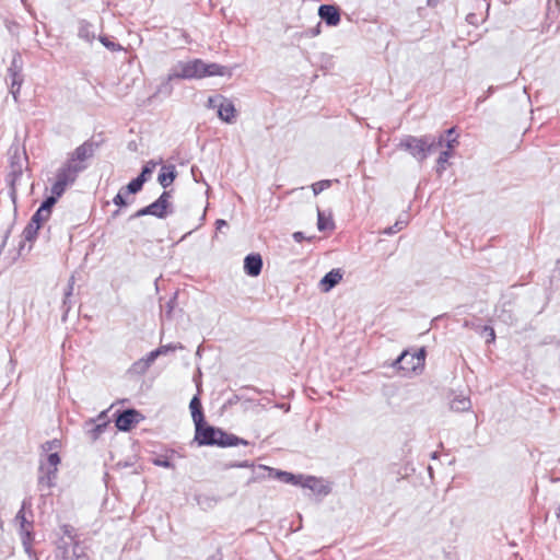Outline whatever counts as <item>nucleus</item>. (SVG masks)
I'll use <instances>...</instances> for the list:
<instances>
[{"mask_svg":"<svg viewBox=\"0 0 560 560\" xmlns=\"http://www.w3.org/2000/svg\"><path fill=\"white\" fill-rule=\"evenodd\" d=\"M189 409H190V413H191V418H192L195 427H198L200 424H205L206 417H205V413H203V408H202L201 399L199 398L198 395H195L191 398V400L189 402Z\"/></svg>","mask_w":560,"mask_h":560,"instance_id":"obj_20","label":"nucleus"},{"mask_svg":"<svg viewBox=\"0 0 560 560\" xmlns=\"http://www.w3.org/2000/svg\"><path fill=\"white\" fill-rule=\"evenodd\" d=\"M103 140H95L94 138L88 139L82 144L77 147L71 153L67 161L62 164L63 167L69 168L71 173L79 176L80 173L88 170L90 166L89 161L93 159L95 152L102 145Z\"/></svg>","mask_w":560,"mask_h":560,"instance_id":"obj_4","label":"nucleus"},{"mask_svg":"<svg viewBox=\"0 0 560 560\" xmlns=\"http://www.w3.org/2000/svg\"><path fill=\"white\" fill-rule=\"evenodd\" d=\"M455 143H457V136H454V138L445 139L444 141V145H446L448 151L453 150Z\"/></svg>","mask_w":560,"mask_h":560,"instance_id":"obj_54","label":"nucleus"},{"mask_svg":"<svg viewBox=\"0 0 560 560\" xmlns=\"http://www.w3.org/2000/svg\"><path fill=\"white\" fill-rule=\"evenodd\" d=\"M23 547H24L25 552L28 556H31L32 555V544H30L28 541H24Z\"/></svg>","mask_w":560,"mask_h":560,"instance_id":"obj_58","label":"nucleus"},{"mask_svg":"<svg viewBox=\"0 0 560 560\" xmlns=\"http://www.w3.org/2000/svg\"><path fill=\"white\" fill-rule=\"evenodd\" d=\"M299 486L310 489L317 494L327 495L330 492V488L326 485H319V479L314 476H303V480Z\"/></svg>","mask_w":560,"mask_h":560,"instance_id":"obj_19","label":"nucleus"},{"mask_svg":"<svg viewBox=\"0 0 560 560\" xmlns=\"http://www.w3.org/2000/svg\"><path fill=\"white\" fill-rule=\"evenodd\" d=\"M183 348H184L183 345L180 342H177V343L162 345V346H160L158 348V350H161L162 351V355H163V354H166L168 352L180 350Z\"/></svg>","mask_w":560,"mask_h":560,"instance_id":"obj_43","label":"nucleus"},{"mask_svg":"<svg viewBox=\"0 0 560 560\" xmlns=\"http://www.w3.org/2000/svg\"><path fill=\"white\" fill-rule=\"evenodd\" d=\"M126 192L120 188L117 195L113 198V203L117 206L119 209L128 206L126 200Z\"/></svg>","mask_w":560,"mask_h":560,"instance_id":"obj_39","label":"nucleus"},{"mask_svg":"<svg viewBox=\"0 0 560 560\" xmlns=\"http://www.w3.org/2000/svg\"><path fill=\"white\" fill-rule=\"evenodd\" d=\"M20 533H21L22 544H24V541H28L30 544H32V541L34 539V535L28 528H25L24 530H20Z\"/></svg>","mask_w":560,"mask_h":560,"instance_id":"obj_50","label":"nucleus"},{"mask_svg":"<svg viewBox=\"0 0 560 560\" xmlns=\"http://www.w3.org/2000/svg\"><path fill=\"white\" fill-rule=\"evenodd\" d=\"M132 369L138 373H144L149 368L148 363H145L144 360L141 359L132 364Z\"/></svg>","mask_w":560,"mask_h":560,"instance_id":"obj_49","label":"nucleus"},{"mask_svg":"<svg viewBox=\"0 0 560 560\" xmlns=\"http://www.w3.org/2000/svg\"><path fill=\"white\" fill-rule=\"evenodd\" d=\"M46 460H47V464H46L47 467L57 468L61 462V458L57 452H54V453H50L47 455Z\"/></svg>","mask_w":560,"mask_h":560,"instance_id":"obj_42","label":"nucleus"},{"mask_svg":"<svg viewBox=\"0 0 560 560\" xmlns=\"http://www.w3.org/2000/svg\"><path fill=\"white\" fill-rule=\"evenodd\" d=\"M317 229L319 232L335 229V222L331 215L326 217L324 211L317 208Z\"/></svg>","mask_w":560,"mask_h":560,"instance_id":"obj_24","label":"nucleus"},{"mask_svg":"<svg viewBox=\"0 0 560 560\" xmlns=\"http://www.w3.org/2000/svg\"><path fill=\"white\" fill-rule=\"evenodd\" d=\"M408 225V221H396L393 225L387 226L382 231L385 235H393Z\"/></svg>","mask_w":560,"mask_h":560,"instance_id":"obj_37","label":"nucleus"},{"mask_svg":"<svg viewBox=\"0 0 560 560\" xmlns=\"http://www.w3.org/2000/svg\"><path fill=\"white\" fill-rule=\"evenodd\" d=\"M172 311H173L172 301H168V302L166 303V312H165V313H166V315H167V316H170V315H171V313H172Z\"/></svg>","mask_w":560,"mask_h":560,"instance_id":"obj_61","label":"nucleus"},{"mask_svg":"<svg viewBox=\"0 0 560 560\" xmlns=\"http://www.w3.org/2000/svg\"><path fill=\"white\" fill-rule=\"evenodd\" d=\"M9 166L10 171L5 176V183L9 188V197L13 205V212L16 213V200H18V182L23 175V163L28 161V156L24 145H22L19 139H14L9 150Z\"/></svg>","mask_w":560,"mask_h":560,"instance_id":"obj_3","label":"nucleus"},{"mask_svg":"<svg viewBox=\"0 0 560 560\" xmlns=\"http://www.w3.org/2000/svg\"><path fill=\"white\" fill-rule=\"evenodd\" d=\"M120 213V209L118 208L117 210H115L113 213H112V218H116L118 217Z\"/></svg>","mask_w":560,"mask_h":560,"instance_id":"obj_64","label":"nucleus"},{"mask_svg":"<svg viewBox=\"0 0 560 560\" xmlns=\"http://www.w3.org/2000/svg\"><path fill=\"white\" fill-rule=\"evenodd\" d=\"M144 215H151V210H150L149 205L143 207V208H141V209H139L133 214H131L129 217V221H131L133 219H137V218H140V217H144Z\"/></svg>","mask_w":560,"mask_h":560,"instance_id":"obj_48","label":"nucleus"},{"mask_svg":"<svg viewBox=\"0 0 560 560\" xmlns=\"http://www.w3.org/2000/svg\"><path fill=\"white\" fill-rule=\"evenodd\" d=\"M441 135L444 136V139L454 138V136H457L455 127L448 128L447 130H445Z\"/></svg>","mask_w":560,"mask_h":560,"instance_id":"obj_56","label":"nucleus"},{"mask_svg":"<svg viewBox=\"0 0 560 560\" xmlns=\"http://www.w3.org/2000/svg\"><path fill=\"white\" fill-rule=\"evenodd\" d=\"M98 40L110 51H121L124 49L119 43L114 42L112 37L107 35L98 36Z\"/></svg>","mask_w":560,"mask_h":560,"instance_id":"obj_33","label":"nucleus"},{"mask_svg":"<svg viewBox=\"0 0 560 560\" xmlns=\"http://www.w3.org/2000/svg\"><path fill=\"white\" fill-rule=\"evenodd\" d=\"M173 190H163L158 199L149 205L151 215L158 219H165L167 215L172 214L174 212V208L171 202Z\"/></svg>","mask_w":560,"mask_h":560,"instance_id":"obj_9","label":"nucleus"},{"mask_svg":"<svg viewBox=\"0 0 560 560\" xmlns=\"http://www.w3.org/2000/svg\"><path fill=\"white\" fill-rule=\"evenodd\" d=\"M144 183L138 177L132 178L126 186H122L121 189L127 195H136L142 190Z\"/></svg>","mask_w":560,"mask_h":560,"instance_id":"obj_28","label":"nucleus"},{"mask_svg":"<svg viewBox=\"0 0 560 560\" xmlns=\"http://www.w3.org/2000/svg\"><path fill=\"white\" fill-rule=\"evenodd\" d=\"M223 101H225V97L221 94L209 96L208 101H207V107L211 108V109H214V108L218 109L219 104L222 103Z\"/></svg>","mask_w":560,"mask_h":560,"instance_id":"obj_40","label":"nucleus"},{"mask_svg":"<svg viewBox=\"0 0 560 560\" xmlns=\"http://www.w3.org/2000/svg\"><path fill=\"white\" fill-rule=\"evenodd\" d=\"M225 226H228V222H226L225 220H223V219H218V220L215 221V229H217L218 231H221V230H222V228H225Z\"/></svg>","mask_w":560,"mask_h":560,"instance_id":"obj_57","label":"nucleus"},{"mask_svg":"<svg viewBox=\"0 0 560 560\" xmlns=\"http://www.w3.org/2000/svg\"><path fill=\"white\" fill-rule=\"evenodd\" d=\"M262 257L258 253H252L244 258V272L249 277H257L262 270Z\"/></svg>","mask_w":560,"mask_h":560,"instance_id":"obj_14","label":"nucleus"},{"mask_svg":"<svg viewBox=\"0 0 560 560\" xmlns=\"http://www.w3.org/2000/svg\"><path fill=\"white\" fill-rule=\"evenodd\" d=\"M259 470L267 471V477L270 479H277L283 483L299 486L303 480V475L301 474H292L289 471L271 468L265 465L258 466Z\"/></svg>","mask_w":560,"mask_h":560,"instance_id":"obj_11","label":"nucleus"},{"mask_svg":"<svg viewBox=\"0 0 560 560\" xmlns=\"http://www.w3.org/2000/svg\"><path fill=\"white\" fill-rule=\"evenodd\" d=\"M203 67L205 61L199 58L189 61H178L171 69V78L179 80L203 79Z\"/></svg>","mask_w":560,"mask_h":560,"instance_id":"obj_5","label":"nucleus"},{"mask_svg":"<svg viewBox=\"0 0 560 560\" xmlns=\"http://www.w3.org/2000/svg\"><path fill=\"white\" fill-rule=\"evenodd\" d=\"M40 226H37L33 223V221L30 220V222L26 224V226L23 230V237L24 241L33 242L36 240L38 231Z\"/></svg>","mask_w":560,"mask_h":560,"instance_id":"obj_30","label":"nucleus"},{"mask_svg":"<svg viewBox=\"0 0 560 560\" xmlns=\"http://www.w3.org/2000/svg\"><path fill=\"white\" fill-rule=\"evenodd\" d=\"M158 162L150 160L148 161L142 167L137 176L139 179H141L144 184L150 179L154 168L156 167Z\"/></svg>","mask_w":560,"mask_h":560,"instance_id":"obj_27","label":"nucleus"},{"mask_svg":"<svg viewBox=\"0 0 560 560\" xmlns=\"http://www.w3.org/2000/svg\"><path fill=\"white\" fill-rule=\"evenodd\" d=\"M73 280H74V279H73V277H71V279H70L69 283H68V288H67V290H66V292H65L63 306H67L68 299H69V298L71 296V294H72L73 283H74V281H73Z\"/></svg>","mask_w":560,"mask_h":560,"instance_id":"obj_52","label":"nucleus"},{"mask_svg":"<svg viewBox=\"0 0 560 560\" xmlns=\"http://www.w3.org/2000/svg\"><path fill=\"white\" fill-rule=\"evenodd\" d=\"M470 407L471 402L467 397L455 398L451 404V408L455 411H466L470 409Z\"/></svg>","mask_w":560,"mask_h":560,"instance_id":"obj_32","label":"nucleus"},{"mask_svg":"<svg viewBox=\"0 0 560 560\" xmlns=\"http://www.w3.org/2000/svg\"><path fill=\"white\" fill-rule=\"evenodd\" d=\"M425 349L422 347L416 352L404 350L394 361L393 366L405 372H416L424 366Z\"/></svg>","mask_w":560,"mask_h":560,"instance_id":"obj_6","label":"nucleus"},{"mask_svg":"<svg viewBox=\"0 0 560 560\" xmlns=\"http://www.w3.org/2000/svg\"><path fill=\"white\" fill-rule=\"evenodd\" d=\"M73 545L71 541H66L63 538H60L57 542V551L56 557L62 560L70 559V547Z\"/></svg>","mask_w":560,"mask_h":560,"instance_id":"obj_26","label":"nucleus"},{"mask_svg":"<svg viewBox=\"0 0 560 560\" xmlns=\"http://www.w3.org/2000/svg\"><path fill=\"white\" fill-rule=\"evenodd\" d=\"M144 416L135 408L118 409L114 413L115 427L121 432L131 431Z\"/></svg>","mask_w":560,"mask_h":560,"instance_id":"obj_7","label":"nucleus"},{"mask_svg":"<svg viewBox=\"0 0 560 560\" xmlns=\"http://www.w3.org/2000/svg\"><path fill=\"white\" fill-rule=\"evenodd\" d=\"M205 78L208 77H229L233 75V68H229L217 62H206L203 67Z\"/></svg>","mask_w":560,"mask_h":560,"instance_id":"obj_16","label":"nucleus"},{"mask_svg":"<svg viewBox=\"0 0 560 560\" xmlns=\"http://www.w3.org/2000/svg\"><path fill=\"white\" fill-rule=\"evenodd\" d=\"M444 136L431 133L416 137L404 135L397 143V149L410 154L417 162L422 163L430 154L444 145Z\"/></svg>","mask_w":560,"mask_h":560,"instance_id":"obj_1","label":"nucleus"},{"mask_svg":"<svg viewBox=\"0 0 560 560\" xmlns=\"http://www.w3.org/2000/svg\"><path fill=\"white\" fill-rule=\"evenodd\" d=\"M78 36L89 43L95 39V32L93 25L86 20L79 21Z\"/></svg>","mask_w":560,"mask_h":560,"instance_id":"obj_23","label":"nucleus"},{"mask_svg":"<svg viewBox=\"0 0 560 560\" xmlns=\"http://www.w3.org/2000/svg\"><path fill=\"white\" fill-rule=\"evenodd\" d=\"M78 176L62 165L57 170L56 180L51 186L50 195L58 199L65 194L67 187L77 180Z\"/></svg>","mask_w":560,"mask_h":560,"instance_id":"obj_10","label":"nucleus"},{"mask_svg":"<svg viewBox=\"0 0 560 560\" xmlns=\"http://www.w3.org/2000/svg\"><path fill=\"white\" fill-rule=\"evenodd\" d=\"M49 218L50 215H47L44 210L38 207V209L32 215L31 221H33V223L37 226L42 228L43 223L46 222Z\"/></svg>","mask_w":560,"mask_h":560,"instance_id":"obj_38","label":"nucleus"},{"mask_svg":"<svg viewBox=\"0 0 560 560\" xmlns=\"http://www.w3.org/2000/svg\"><path fill=\"white\" fill-rule=\"evenodd\" d=\"M152 464L163 468H175L168 455H156L151 459Z\"/></svg>","mask_w":560,"mask_h":560,"instance_id":"obj_34","label":"nucleus"},{"mask_svg":"<svg viewBox=\"0 0 560 560\" xmlns=\"http://www.w3.org/2000/svg\"><path fill=\"white\" fill-rule=\"evenodd\" d=\"M60 446V441L58 439H52V440H49V441H46L43 445H42V448L45 451V452H49L54 448H58Z\"/></svg>","mask_w":560,"mask_h":560,"instance_id":"obj_47","label":"nucleus"},{"mask_svg":"<svg viewBox=\"0 0 560 560\" xmlns=\"http://www.w3.org/2000/svg\"><path fill=\"white\" fill-rule=\"evenodd\" d=\"M173 80H177V79L171 78V72H170L167 74V77L159 84L153 96L161 97V98L170 97L174 90L173 84H172Z\"/></svg>","mask_w":560,"mask_h":560,"instance_id":"obj_22","label":"nucleus"},{"mask_svg":"<svg viewBox=\"0 0 560 560\" xmlns=\"http://www.w3.org/2000/svg\"><path fill=\"white\" fill-rule=\"evenodd\" d=\"M5 81L10 88V93L12 94L14 101L18 102L19 95H20V90L24 82L23 73H18V72L8 73Z\"/></svg>","mask_w":560,"mask_h":560,"instance_id":"obj_21","label":"nucleus"},{"mask_svg":"<svg viewBox=\"0 0 560 560\" xmlns=\"http://www.w3.org/2000/svg\"><path fill=\"white\" fill-rule=\"evenodd\" d=\"M60 529H61L62 534L70 539L71 542H73V544L77 542L74 540V538H75L74 528L71 525L63 524V525H61Z\"/></svg>","mask_w":560,"mask_h":560,"instance_id":"obj_45","label":"nucleus"},{"mask_svg":"<svg viewBox=\"0 0 560 560\" xmlns=\"http://www.w3.org/2000/svg\"><path fill=\"white\" fill-rule=\"evenodd\" d=\"M14 72L23 73V59L19 51H15L13 54L11 65L8 68V73H14Z\"/></svg>","mask_w":560,"mask_h":560,"instance_id":"obj_31","label":"nucleus"},{"mask_svg":"<svg viewBox=\"0 0 560 560\" xmlns=\"http://www.w3.org/2000/svg\"><path fill=\"white\" fill-rule=\"evenodd\" d=\"M57 471L58 468L47 467L46 464L40 462L37 478L38 490L44 491L52 488L55 486V480L57 478Z\"/></svg>","mask_w":560,"mask_h":560,"instance_id":"obj_12","label":"nucleus"},{"mask_svg":"<svg viewBox=\"0 0 560 560\" xmlns=\"http://www.w3.org/2000/svg\"><path fill=\"white\" fill-rule=\"evenodd\" d=\"M58 198L50 195L47 196L40 203L39 208L44 210L47 215H51L52 208L57 203Z\"/></svg>","mask_w":560,"mask_h":560,"instance_id":"obj_36","label":"nucleus"},{"mask_svg":"<svg viewBox=\"0 0 560 560\" xmlns=\"http://www.w3.org/2000/svg\"><path fill=\"white\" fill-rule=\"evenodd\" d=\"M317 13L328 26H337L340 23V9L335 4H320Z\"/></svg>","mask_w":560,"mask_h":560,"instance_id":"obj_13","label":"nucleus"},{"mask_svg":"<svg viewBox=\"0 0 560 560\" xmlns=\"http://www.w3.org/2000/svg\"><path fill=\"white\" fill-rule=\"evenodd\" d=\"M26 508H31V502L27 499H24L21 505L20 511L15 515V521L20 523V530H24L25 528L31 527L32 523L27 522L25 517Z\"/></svg>","mask_w":560,"mask_h":560,"instance_id":"obj_25","label":"nucleus"},{"mask_svg":"<svg viewBox=\"0 0 560 560\" xmlns=\"http://www.w3.org/2000/svg\"><path fill=\"white\" fill-rule=\"evenodd\" d=\"M493 92H494V88L493 86H489L487 92H486V94L482 95V96H479L477 98V103L479 104V103L485 102Z\"/></svg>","mask_w":560,"mask_h":560,"instance_id":"obj_55","label":"nucleus"},{"mask_svg":"<svg viewBox=\"0 0 560 560\" xmlns=\"http://www.w3.org/2000/svg\"><path fill=\"white\" fill-rule=\"evenodd\" d=\"M396 221H408V214H400Z\"/></svg>","mask_w":560,"mask_h":560,"instance_id":"obj_62","label":"nucleus"},{"mask_svg":"<svg viewBox=\"0 0 560 560\" xmlns=\"http://www.w3.org/2000/svg\"><path fill=\"white\" fill-rule=\"evenodd\" d=\"M160 355H162V351H161V350H158V348H156V349H154V350H152L151 352H149V353L147 354V357H145V358H143L144 362H145V363H148V368H150V365H151V364H152V363H153V362H154V361H155Z\"/></svg>","mask_w":560,"mask_h":560,"instance_id":"obj_46","label":"nucleus"},{"mask_svg":"<svg viewBox=\"0 0 560 560\" xmlns=\"http://www.w3.org/2000/svg\"><path fill=\"white\" fill-rule=\"evenodd\" d=\"M108 424L107 410H104L95 419L86 420L83 429L89 439L95 442L106 431Z\"/></svg>","mask_w":560,"mask_h":560,"instance_id":"obj_8","label":"nucleus"},{"mask_svg":"<svg viewBox=\"0 0 560 560\" xmlns=\"http://www.w3.org/2000/svg\"><path fill=\"white\" fill-rule=\"evenodd\" d=\"M194 442L199 446H219L232 447L237 445H248L249 442L235 434L228 433L221 428L213 427L207 421L205 424L195 427Z\"/></svg>","mask_w":560,"mask_h":560,"instance_id":"obj_2","label":"nucleus"},{"mask_svg":"<svg viewBox=\"0 0 560 560\" xmlns=\"http://www.w3.org/2000/svg\"><path fill=\"white\" fill-rule=\"evenodd\" d=\"M228 467L247 468V467H254V464L250 463L249 460H243V462L232 463V464L228 465Z\"/></svg>","mask_w":560,"mask_h":560,"instance_id":"obj_53","label":"nucleus"},{"mask_svg":"<svg viewBox=\"0 0 560 560\" xmlns=\"http://www.w3.org/2000/svg\"><path fill=\"white\" fill-rule=\"evenodd\" d=\"M176 177L177 171L175 165H163L159 173L158 182L164 188V190H167V188L173 184Z\"/></svg>","mask_w":560,"mask_h":560,"instance_id":"obj_18","label":"nucleus"},{"mask_svg":"<svg viewBox=\"0 0 560 560\" xmlns=\"http://www.w3.org/2000/svg\"><path fill=\"white\" fill-rule=\"evenodd\" d=\"M72 556L74 557V560H90L83 549L79 546V542H74V546L72 547Z\"/></svg>","mask_w":560,"mask_h":560,"instance_id":"obj_41","label":"nucleus"},{"mask_svg":"<svg viewBox=\"0 0 560 560\" xmlns=\"http://www.w3.org/2000/svg\"><path fill=\"white\" fill-rule=\"evenodd\" d=\"M292 237L293 240L296 242V243H301L302 241L304 240H307V241H312L315 238V236H311V237H306L305 234L301 231H296L292 234Z\"/></svg>","mask_w":560,"mask_h":560,"instance_id":"obj_51","label":"nucleus"},{"mask_svg":"<svg viewBox=\"0 0 560 560\" xmlns=\"http://www.w3.org/2000/svg\"><path fill=\"white\" fill-rule=\"evenodd\" d=\"M203 501H207V502H208V501H210V498H208V497H199V499H198V503H199V504H202V503H203ZM211 501H213L214 503H217V502H218V500H217V499H211Z\"/></svg>","mask_w":560,"mask_h":560,"instance_id":"obj_60","label":"nucleus"},{"mask_svg":"<svg viewBox=\"0 0 560 560\" xmlns=\"http://www.w3.org/2000/svg\"><path fill=\"white\" fill-rule=\"evenodd\" d=\"M342 280V272L340 269H331L319 281V289L322 292H329Z\"/></svg>","mask_w":560,"mask_h":560,"instance_id":"obj_15","label":"nucleus"},{"mask_svg":"<svg viewBox=\"0 0 560 560\" xmlns=\"http://www.w3.org/2000/svg\"><path fill=\"white\" fill-rule=\"evenodd\" d=\"M218 117L226 124H232L236 117V108L232 101L225 97V101L219 104Z\"/></svg>","mask_w":560,"mask_h":560,"instance_id":"obj_17","label":"nucleus"},{"mask_svg":"<svg viewBox=\"0 0 560 560\" xmlns=\"http://www.w3.org/2000/svg\"><path fill=\"white\" fill-rule=\"evenodd\" d=\"M237 400H238V396L235 395L233 398L229 399L228 404L232 405V404L236 402Z\"/></svg>","mask_w":560,"mask_h":560,"instance_id":"obj_63","label":"nucleus"},{"mask_svg":"<svg viewBox=\"0 0 560 560\" xmlns=\"http://www.w3.org/2000/svg\"><path fill=\"white\" fill-rule=\"evenodd\" d=\"M335 182L338 183L339 180L335 179ZM332 183H334L332 179H322V180H318V182L312 184L311 187H312L313 194L315 196L319 195L325 189H328L329 187H331Z\"/></svg>","mask_w":560,"mask_h":560,"instance_id":"obj_35","label":"nucleus"},{"mask_svg":"<svg viewBox=\"0 0 560 560\" xmlns=\"http://www.w3.org/2000/svg\"><path fill=\"white\" fill-rule=\"evenodd\" d=\"M452 155V152L448 150L441 151L439 158L436 160V174L441 175L446 170V164Z\"/></svg>","mask_w":560,"mask_h":560,"instance_id":"obj_29","label":"nucleus"},{"mask_svg":"<svg viewBox=\"0 0 560 560\" xmlns=\"http://www.w3.org/2000/svg\"><path fill=\"white\" fill-rule=\"evenodd\" d=\"M320 32V22L317 24V26L315 28H311L310 30V34L312 36H317Z\"/></svg>","mask_w":560,"mask_h":560,"instance_id":"obj_59","label":"nucleus"},{"mask_svg":"<svg viewBox=\"0 0 560 560\" xmlns=\"http://www.w3.org/2000/svg\"><path fill=\"white\" fill-rule=\"evenodd\" d=\"M481 335H486L487 336V339H486L487 343H491V342H493L495 340V332H494V329L491 326H488V325L482 326Z\"/></svg>","mask_w":560,"mask_h":560,"instance_id":"obj_44","label":"nucleus"}]
</instances>
